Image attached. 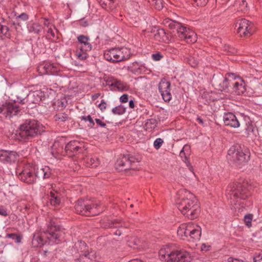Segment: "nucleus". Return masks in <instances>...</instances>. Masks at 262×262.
<instances>
[{
	"instance_id": "5fc2aeb1",
	"label": "nucleus",
	"mask_w": 262,
	"mask_h": 262,
	"mask_svg": "<svg viewBox=\"0 0 262 262\" xmlns=\"http://www.w3.org/2000/svg\"><path fill=\"white\" fill-rule=\"evenodd\" d=\"M53 68H54L53 66L51 64H46L45 66V68L46 69L47 73H48L49 72H51V73H52L53 72L52 71V69Z\"/></svg>"
},
{
	"instance_id": "58836bf2",
	"label": "nucleus",
	"mask_w": 262,
	"mask_h": 262,
	"mask_svg": "<svg viewBox=\"0 0 262 262\" xmlns=\"http://www.w3.org/2000/svg\"><path fill=\"white\" fill-rule=\"evenodd\" d=\"M9 31L8 27L3 24L0 19V34L6 35Z\"/></svg>"
},
{
	"instance_id": "e2e57ef3",
	"label": "nucleus",
	"mask_w": 262,
	"mask_h": 262,
	"mask_svg": "<svg viewBox=\"0 0 262 262\" xmlns=\"http://www.w3.org/2000/svg\"><path fill=\"white\" fill-rule=\"evenodd\" d=\"M196 120L198 121V122H199V123L202 124V125H203L204 124V122L203 121V119L200 118V117H198L197 119H196Z\"/></svg>"
},
{
	"instance_id": "3c124183",
	"label": "nucleus",
	"mask_w": 262,
	"mask_h": 262,
	"mask_svg": "<svg viewBox=\"0 0 262 262\" xmlns=\"http://www.w3.org/2000/svg\"><path fill=\"white\" fill-rule=\"evenodd\" d=\"M83 53H77V56L78 58L81 60L85 59L87 57L86 54L84 53L83 51H82Z\"/></svg>"
},
{
	"instance_id": "c756f323",
	"label": "nucleus",
	"mask_w": 262,
	"mask_h": 262,
	"mask_svg": "<svg viewBox=\"0 0 262 262\" xmlns=\"http://www.w3.org/2000/svg\"><path fill=\"white\" fill-rule=\"evenodd\" d=\"M41 96L38 91L30 93L27 97V101L29 103L36 104L41 101Z\"/></svg>"
},
{
	"instance_id": "5701e85b",
	"label": "nucleus",
	"mask_w": 262,
	"mask_h": 262,
	"mask_svg": "<svg viewBox=\"0 0 262 262\" xmlns=\"http://www.w3.org/2000/svg\"><path fill=\"white\" fill-rule=\"evenodd\" d=\"M201 51L194 52L192 54L187 58V62L191 67L195 68L199 64L202 58L199 56V53Z\"/></svg>"
},
{
	"instance_id": "338daca9",
	"label": "nucleus",
	"mask_w": 262,
	"mask_h": 262,
	"mask_svg": "<svg viewBox=\"0 0 262 262\" xmlns=\"http://www.w3.org/2000/svg\"><path fill=\"white\" fill-rule=\"evenodd\" d=\"M58 145H59V143L58 142H55L54 145H53V148L56 147Z\"/></svg>"
},
{
	"instance_id": "9d476101",
	"label": "nucleus",
	"mask_w": 262,
	"mask_h": 262,
	"mask_svg": "<svg viewBox=\"0 0 262 262\" xmlns=\"http://www.w3.org/2000/svg\"><path fill=\"white\" fill-rule=\"evenodd\" d=\"M235 28H237V33L241 37H250L255 31L253 23L245 18L237 20Z\"/></svg>"
},
{
	"instance_id": "7c9ffc66",
	"label": "nucleus",
	"mask_w": 262,
	"mask_h": 262,
	"mask_svg": "<svg viewBox=\"0 0 262 262\" xmlns=\"http://www.w3.org/2000/svg\"><path fill=\"white\" fill-rule=\"evenodd\" d=\"M190 146L188 145H185L183 148V149L181 150L180 151V156L182 158L183 156L184 157V158L185 159V162L186 163V165L188 167V169H189L190 171H191V172H193V168L191 166L190 163H189V161H187V158H186V154L185 152V151L188 152V153L189 152V150H190Z\"/></svg>"
},
{
	"instance_id": "bb28decb",
	"label": "nucleus",
	"mask_w": 262,
	"mask_h": 262,
	"mask_svg": "<svg viewBox=\"0 0 262 262\" xmlns=\"http://www.w3.org/2000/svg\"><path fill=\"white\" fill-rule=\"evenodd\" d=\"M111 85L116 88L119 91H127L129 89V86L126 82L118 80L114 78L111 80Z\"/></svg>"
},
{
	"instance_id": "c85d7f7f",
	"label": "nucleus",
	"mask_w": 262,
	"mask_h": 262,
	"mask_svg": "<svg viewBox=\"0 0 262 262\" xmlns=\"http://www.w3.org/2000/svg\"><path fill=\"white\" fill-rule=\"evenodd\" d=\"M122 223L119 222L117 220H114L111 221L108 223L107 227L112 228H118L114 232V234L116 235L120 236L121 235L122 232L121 230L122 228Z\"/></svg>"
},
{
	"instance_id": "37998d69",
	"label": "nucleus",
	"mask_w": 262,
	"mask_h": 262,
	"mask_svg": "<svg viewBox=\"0 0 262 262\" xmlns=\"http://www.w3.org/2000/svg\"><path fill=\"white\" fill-rule=\"evenodd\" d=\"M163 143V140L161 138H157L154 142V146L156 149H158L160 148Z\"/></svg>"
},
{
	"instance_id": "0eeeda50",
	"label": "nucleus",
	"mask_w": 262,
	"mask_h": 262,
	"mask_svg": "<svg viewBox=\"0 0 262 262\" xmlns=\"http://www.w3.org/2000/svg\"><path fill=\"white\" fill-rule=\"evenodd\" d=\"M250 157L249 150L239 145L231 146L228 151L227 158L237 165L247 162Z\"/></svg>"
},
{
	"instance_id": "c9c22d12",
	"label": "nucleus",
	"mask_w": 262,
	"mask_h": 262,
	"mask_svg": "<svg viewBox=\"0 0 262 262\" xmlns=\"http://www.w3.org/2000/svg\"><path fill=\"white\" fill-rule=\"evenodd\" d=\"M88 163L92 167H96L99 164L100 161L97 157H93L88 159Z\"/></svg>"
},
{
	"instance_id": "f704fd0d",
	"label": "nucleus",
	"mask_w": 262,
	"mask_h": 262,
	"mask_svg": "<svg viewBox=\"0 0 262 262\" xmlns=\"http://www.w3.org/2000/svg\"><path fill=\"white\" fill-rule=\"evenodd\" d=\"M126 112V107L123 105H120L115 107L112 109V112L114 114L121 115L124 114Z\"/></svg>"
},
{
	"instance_id": "f257e3e1",
	"label": "nucleus",
	"mask_w": 262,
	"mask_h": 262,
	"mask_svg": "<svg viewBox=\"0 0 262 262\" xmlns=\"http://www.w3.org/2000/svg\"><path fill=\"white\" fill-rule=\"evenodd\" d=\"M176 205L181 213L190 220L196 218L200 212L198 201L195 196L186 190H181L178 194Z\"/></svg>"
},
{
	"instance_id": "13d9d810",
	"label": "nucleus",
	"mask_w": 262,
	"mask_h": 262,
	"mask_svg": "<svg viewBox=\"0 0 262 262\" xmlns=\"http://www.w3.org/2000/svg\"><path fill=\"white\" fill-rule=\"evenodd\" d=\"M128 105L130 108H134L135 107V103H134V100H129Z\"/></svg>"
},
{
	"instance_id": "680f3d73",
	"label": "nucleus",
	"mask_w": 262,
	"mask_h": 262,
	"mask_svg": "<svg viewBox=\"0 0 262 262\" xmlns=\"http://www.w3.org/2000/svg\"><path fill=\"white\" fill-rule=\"evenodd\" d=\"M43 25H44V26H47V27H49V26H50V23H49V22L48 19H44Z\"/></svg>"
},
{
	"instance_id": "a18cd8bd",
	"label": "nucleus",
	"mask_w": 262,
	"mask_h": 262,
	"mask_svg": "<svg viewBox=\"0 0 262 262\" xmlns=\"http://www.w3.org/2000/svg\"><path fill=\"white\" fill-rule=\"evenodd\" d=\"M209 0H194V2L198 6L204 7L207 5Z\"/></svg>"
},
{
	"instance_id": "2f4dec72",
	"label": "nucleus",
	"mask_w": 262,
	"mask_h": 262,
	"mask_svg": "<svg viewBox=\"0 0 262 262\" xmlns=\"http://www.w3.org/2000/svg\"><path fill=\"white\" fill-rule=\"evenodd\" d=\"M99 3L101 5H104L105 9L107 10H113L115 8V0H102L99 1Z\"/></svg>"
},
{
	"instance_id": "f8f14e48",
	"label": "nucleus",
	"mask_w": 262,
	"mask_h": 262,
	"mask_svg": "<svg viewBox=\"0 0 262 262\" xmlns=\"http://www.w3.org/2000/svg\"><path fill=\"white\" fill-rule=\"evenodd\" d=\"M36 166L33 164H25L22 170L19 173L18 178L23 182L28 184H32L36 182L35 172Z\"/></svg>"
},
{
	"instance_id": "7ed1b4c3",
	"label": "nucleus",
	"mask_w": 262,
	"mask_h": 262,
	"mask_svg": "<svg viewBox=\"0 0 262 262\" xmlns=\"http://www.w3.org/2000/svg\"><path fill=\"white\" fill-rule=\"evenodd\" d=\"M219 89L226 92H234L236 95L243 94L246 91V84L243 79L232 73H227L223 81L219 83Z\"/></svg>"
},
{
	"instance_id": "774afa93",
	"label": "nucleus",
	"mask_w": 262,
	"mask_h": 262,
	"mask_svg": "<svg viewBox=\"0 0 262 262\" xmlns=\"http://www.w3.org/2000/svg\"><path fill=\"white\" fill-rule=\"evenodd\" d=\"M24 100H25L24 99L20 100L19 102L21 103H25Z\"/></svg>"
},
{
	"instance_id": "4c0bfd02",
	"label": "nucleus",
	"mask_w": 262,
	"mask_h": 262,
	"mask_svg": "<svg viewBox=\"0 0 262 262\" xmlns=\"http://www.w3.org/2000/svg\"><path fill=\"white\" fill-rule=\"evenodd\" d=\"M223 50L224 51L226 52L227 53L229 54H233L236 52V50L234 48L229 45H225L224 47Z\"/></svg>"
},
{
	"instance_id": "ddd939ff",
	"label": "nucleus",
	"mask_w": 262,
	"mask_h": 262,
	"mask_svg": "<svg viewBox=\"0 0 262 262\" xmlns=\"http://www.w3.org/2000/svg\"><path fill=\"white\" fill-rule=\"evenodd\" d=\"M139 161L138 159L129 155H124L117 160L116 167L120 171L135 169L137 167L134 165Z\"/></svg>"
},
{
	"instance_id": "49530a36",
	"label": "nucleus",
	"mask_w": 262,
	"mask_h": 262,
	"mask_svg": "<svg viewBox=\"0 0 262 262\" xmlns=\"http://www.w3.org/2000/svg\"><path fill=\"white\" fill-rule=\"evenodd\" d=\"M0 215L7 216L8 215L7 209L2 205H0Z\"/></svg>"
},
{
	"instance_id": "79ce46f5",
	"label": "nucleus",
	"mask_w": 262,
	"mask_h": 262,
	"mask_svg": "<svg viewBox=\"0 0 262 262\" xmlns=\"http://www.w3.org/2000/svg\"><path fill=\"white\" fill-rule=\"evenodd\" d=\"M253 260L254 262H262V251L258 253H255Z\"/></svg>"
},
{
	"instance_id": "393cba45",
	"label": "nucleus",
	"mask_w": 262,
	"mask_h": 262,
	"mask_svg": "<svg viewBox=\"0 0 262 262\" xmlns=\"http://www.w3.org/2000/svg\"><path fill=\"white\" fill-rule=\"evenodd\" d=\"M117 54V48H112L105 51L104 57L106 60L113 63L118 62Z\"/></svg>"
},
{
	"instance_id": "1a4fd4ad",
	"label": "nucleus",
	"mask_w": 262,
	"mask_h": 262,
	"mask_svg": "<svg viewBox=\"0 0 262 262\" xmlns=\"http://www.w3.org/2000/svg\"><path fill=\"white\" fill-rule=\"evenodd\" d=\"M98 207L97 204H93V206L88 200L83 199L78 200L75 204V209L76 212L81 215L85 216H92L97 214L94 209Z\"/></svg>"
},
{
	"instance_id": "473e14b6",
	"label": "nucleus",
	"mask_w": 262,
	"mask_h": 262,
	"mask_svg": "<svg viewBox=\"0 0 262 262\" xmlns=\"http://www.w3.org/2000/svg\"><path fill=\"white\" fill-rule=\"evenodd\" d=\"M129 247L135 249L141 246V241L137 237H131L127 241Z\"/></svg>"
},
{
	"instance_id": "ea45409f",
	"label": "nucleus",
	"mask_w": 262,
	"mask_h": 262,
	"mask_svg": "<svg viewBox=\"0 0 262 262\" xmlns=\"http://www.w3.org/2000/svg\"><path fill=\"white\" fill-rule=\"evenodd\" d=\"M7 236L14 239L16 243H19L21 242V237L17 234L14 233L8 234L7 235Z\"/></svg>"
},
{
	"instance_id": "f03ea898",
	"label": "nucleus",
	"mask_w": 262,
	"mask_h": 262,
	"mask_svg": "<svg viewBox=\"0 0 262 262\" xmlns=\"http://www.w3.org/2000/svg\"><path fill=\"white\" fill-rule=\"evenodd\" d=\"M46 235L49 244H58L63 239L64 233L59 226H57L52 221L48 227V229L43 234L36 233L33 237L32 243L34 247H41L47 242L44 239Z\"/></svg>"
},
{
	"instance_id": "864d4df0",
	"label": "nucleus",
	"mask_w": 262,
	"mask_h": 262,
	"mask_svg": "<svg viewBox=\"0 0 262 262\" xmlns=\"http://www.w3.org/2000/svg\"><path fill=\"white\" fill-rule=\"evenodd\" d=\"M96 123L101 127H105L106 126V124L103 122L100 119H95Z\"/></svg>"
},
{
	"instance_id": "39448f33",
	"label": "nucleus",
	"mask_w": 262,
	"mask_h": 262,
	"mask_svg": "<svg viewBox=\"0 0 262 262\" xmlns=\"http://www.w3.org/2000/svg\"><path fill=\"white\" fill-rule=\"evenodd\" d=\"M164 25L173 30L174 35L188 43H193L196 41V35L189 29L176 20L166 18L163 20Z\"/></svg>"
},
{
	"instance_id": "69168bd1",
	"label": "nucleus",
	"mask_w": 262,
	"mask_h": 262,
	"mask_svg": "<svg viewBox=\"0 0 262 262\" xmlns=\"http://www.w3.org/2000/svg\"><path fill=\"white\" fill-rule=\"evenodd\" d=\"M155 122V120H153V119H150V120H147V124L149 123H152V122Z\"/></svg>"
},
{
	"instance_id": "2eb2a0df",
	"label": "nucleus",
	"mask_w": 262,
	"mask_h": 262,
	"mask_svg": "<svg viewBox=\"0 0 262 262\" xmlns=\"http://www.w3.org/2000/svg\"><path fill=\"white\" fill-rule=\"evenodd\" d=\"M170 86V82L165 78L162 79L158 85L159 91L165 102H169L172 98Z\"/></svg>"
},
{
	"instance_id": "a211bd4d",
	"label": "nucleus",
	"mask_w": 262,
	"mask_h": 262,
	"mask_svg": "<svg viewBox=\"0 0 262 262\" xmlns=\"http://www.w3.org/2000/svg\"><path fill=\"white\" fill-rule=\"evenodd\" d=\"M17 155L15 151L5 150H0V162L11 163L17 160Z\"/></svg>"
},
{
	"instance_id": "bf43d9fd",
	"label": "nucleus",
	"mask_w": 262,
	"mask_h": 262,
	"mask_svg": "<svg viewBox=\"0 0 262 262\" xmlns=\"http://www.w3.org/2000/svg\"><path fill=\"white\" fill-rule=\"evenodd\" d=\"M48 33L50 34L53 37H55L54 31L51 27L49 28Z\"/></svg>"
},
{
	"instance_id": "cd10ccee",
	"label": "nucleus",
	"mask_w": 262,
	"mask_h": 262,
	"mask_svg": "<svg viewBox=\"0 0 262 262\" xmlns=\"http://www.w3.org/2000/svg\"><path fill=\"white\" fill-rule=\"evenodd\" d=\"M27 28L30 33L37 35H39L42 30L41 26L35 22H29L27 25Z\"/></svg>"
},
{
	"instance_id": "72a5a7b5",
	"label": "nucleus",
	"mask_w": 262,
	"mask_h": 262,
	"mask_svg": "<svg viewBox=\"0 0 262 262\" xmlns=\"http://www.w3.org/2000/svg\"><path fill=\"white\" fill-rule=\"evenodd\" d=\"M54 118L56 121L65 122L68 119L69 116L64 113H58L54 116Z\"/></svg>"
},
{
	"instance_id": "a878e982",
	"label": "nucleus",
	"mask_w": 262,
	"mask_h": 262,
	"mask_svg": "<svg viewBox=\"0 0 262 262\" xmlns=\"http://www.w3.org/2000/svg\"><path fill=\"white\" fill-rule=\"evenodd\" d=\"M244 120L245 124V130L246 133L247 135L250 136L253 134L255 129V125L248 116H244Z\"/></svg>"
},
{
	"instance_id": "dca6fc26",
	"label": "nucleus",
	"mask_w": 262,
	"mask_h": 262,
	"mask_svg": "<svg viewBox=\"0 0 262 262\" xmlns=\"http://www.w3.org/2000/svg\"><path fill=\"white\" fill-rule=\"evenodd\" d=\"M76 248H80L79 262H91L93 255L87 251V246L85 242L82 241L78 242L75 244Z\"/></svg>"
},
{
	"instance_id": "603ef678",
	"label": "nucleus",
	"mask_w": 262,
	"mask_h": 262,
	"mask_svg": "<svg viewBox=\"0 0 262 262\" xmlns=\"http://www.w3.org/2000/svg\"><path fill=\"white\" fill-rule=\"evenodd\" d=\"M18 19H20L22 20L25 21L28 19V15L25 13H23L18 16Z\"/></svg>"
},
{
	"instance_id": "052dcab7",
	"label": "nucleus",
	"mask_w": 262,
	"mask_h": 262,
	"mask_svg": "<svg viewBox=\"0 0 262 262\" xmlns=\"http://www.w3.org/2000/svg\"><path fill=\"white\" fill-rule=\"evenodd\" d=\"M240 5L243 7L244 9L247 7V3L245 0H242V4Z\"/></svg>"
},
{
	"instance_id": "4d7b16f0",
	"label": "nucleus",
	"mask_w": 262,
	"mask_h": 262,
	"mask_svg": "<svg viewBox=\"0 0 262 262\" xmlns=\"http://www.w3.org/2000/svg\"><path fill=\"white\" fill-rule=\"evenodd\" d=\"M152 1H155V4L156 5H159L158 6V8L159 9H161L162 6H161L162 5V3H161V0H152Z\"/></svg>"
},
{
	"instance_id": "0e129e2a",
	"label": "nucleus",
	"mask_w": 262,
	"mask_h": 262,
	"mask_svg": "<svg viewBox=\"0 0 262 262\" xmlns=\"http://www.w3.org/2000/svg\"><path fill=\"white\" fill-rule=\"evenodd\" d=\"M129 262H143V261L139 259H135L131 261H129Z\"/></svg>"
},
{
	"instance_id": "9b49d317",
	"label": "nucleus",
	"mask_w": 262,
	"mask_h": 262,
	"mask_svg": "<svg viewBox=\"0 0 262 262\" xmlns=\"http://www.w3.org/2000/svg\"><path fill=\"white\" fill-rule=\"evenodd\" d=\"M227 191V195H229L231 200L238 198L244 200L248 196V184L246 182L235 184Z\"/></svg>"
},
{
	"instance_id": "f3484780",
	"label": "nucleus",
	"mask_w": 262,
	"mask_h": 262,
	"mask_svg": "<svg viewBox=\"0 0 262 262\" xmlns=\"http://www.w3.org/2000/svg\"><path fill=\"white\" fill-rule=\"evenodd\" d=\"M82 144L79 142L73 140L68 143L64 148L67 155L72 157L81 150Z\"/></svg>"
},
{
	"instance_id": "4468645a",
	"label": "nucleus",
	"mask_w": 262,
	"mask_h": 262,
	"mask_svg": "<svg viewBox=\"0 0 262 262\" xmlns=\"http://www.w3.org/2000/svg\"><path fill=\"white\" fill-rule=\"evenodd\" d=\"M19 113L20 110L15 104L5 103L0 107V114L9 119L13 116L18 115Z\"/></svg>"
},
{
	"instance_id": "e433bc0d",
	"label": "nucleus",
	"mask_w": 262,
	"mask_h": 262,
	"mask_svg": "<svg viewBox=\"0 0 262 262\" xmlns=\"http://www.w3.org/2000/svg\"><path fill=\"white\" fill-rule=\"evenodd\" d=\"M81 120L84 121H89L90 122L89 126L90 127H93L95 125V122L93 119L90 115L82 116Z\"/></svg>"
},
{
	"instance_id": "4be33fe9",
	"label": "nucleus",
	"mask_w": 262,
	"mask_h": 262,
	"mask_svg": "<svg viewBox=\"0 0 262 262\" xmlns=\"http://www.w3.org/2000/svg\"><path fill=\"white\" fill-rule=\"evenodd\" d=\"M35 178H42L43 179L49 178L51 174V169L48 166H45L39 168L36 167V171L35 172Z\"/></svg>"
},
{
	"instance_id": "6ab92c4d",
	"label": "nucleus",
	"mask_w": 262,
	"mask_h": 262,
	"mask_svg": "<svg viewBox=\"0 0 262 262\" xmlns=\"http://www.w3.org/2000/svg\"><path fill=\"white\" fill-rule=\"evenodd\" d=\"M223 120L226 125L231 127L237 128L240 126L239 120L235 115L232 113L225 114Z\"/></svg>"
},
{
	"instance_id": "6e6552de",
	"label": "nucleus",
	"mask_w": 262,
	"mask_h": 262,
	"mask_svg": "<svg viewBox=\"0 0 262 262\" xmlns=\"http://www.w3.org/2000/svg\"><path fill=\"white\" fill-rule=\"evenodd\" d=\"M178 235L182 239L190 236L195 241L200 239L201 235V228L198 224L192 222L181 224L177 230Z\"/></svg>"
},
{
	"instance_id": "20e7f679",
	"label": "nucleus",
	"mask_w": 262,
	"mask_h": 262,
	"mask_svg": "<svg viewBox=\"0 0 262 262\" xmlns=\"http://www.w3.org/2000/svg\"><path fill=\"white\" fill-rule=\"evenodd\" d=\"M159 258L164 262H190L191 254L184 250L172 249L169 246L162 248L159 252Z\"/></svg>"
},
{
	"instance_id": "b1692460",
	"label": "nucleus",
	"mask_w": 262,
	"mask_h": 262,
	"mask_svg": "<svg viewBox=\"0 0 262 262\" xmlns=\"http://www.w3.org/2000/svg\"><path fill=\"white\" fill-rule=\"evenodd\" d=\"M117 52L118 62L129 59L131 54L130 50L127 48H117Z\"/></svg>"
},
{
	"instance_id": "de8ad7c7",
	"label": "nucleus",
	"mask_w": 262,
	"mask_h": 262,
	"mask_svg": "<svg viewBox=\"0 0 262 262\" xmlns=\"http://www.w3.org/2000/svg\"><path fill=\"white\" fill-rule=\"evenodd\" d=\"M119 100L122 103H126L128 100V95L126 94H123L120 96Z\"/></svg>"
},
{
	"instance_id": "8fccbe9b",
	"label": "nucleus",
	"mask_w": 262,
	"mask_h": 262,
	"mask_svg": "<svg viewBox=\"0 0 262 262\" xmlns=\"http://www.w3.org/2000/svg\"><path fill=\"white\" fill-rule=\"evenodd\" d=\"M106 107V102L104 101V100H102L101 103L99 104V107L102 111H103L104 110H105Z\"/></svg>"
},
{
	"instance_id": "a19ab883",
	"label": "nucleus",
	"mask_w": 262,
	"mask_h": 262,
	"mask_svg": "<svg viewBox=\"0 0 262 262\" xmlns=\"http://www.w3.org/2000/svg\"><path fill=\"white\" fill-rule=\"evenodd\" d=\"M252 220V215L251 214H246L244 217V221L246 225L250 227L251 226V221Z\"/></svg>"
},
{
	"instance_id": "09e8293b",
	"label": "nucleus",
	"mask_w": 262,
	"mask_h": 262,
	"mask_svg": "<svg viewBox=\"0 0 262 262\" xmlns=\"http://www.w3.org/2000/svg\"><path fill=\"white\" fill-rule=\"evenodd\" d=\"M162 57L163 56L160 53H155L152 55V59L155 61L160 60L162 58Z\"/></svg>"
},
{
	"instance_id": "6e6d98bb",
	"label": "nucleus",
	"mask_w": 262,
	"mask_h": 262,
	"mask_svg": "<svg viewBox=\"0 0 262 262\" xmlns=\"http://www.w3.org/2000/svg\"><path fill=\"white\" fill-rule=\"evenodd\" d=\"M228 262H245L242 260H239V259L233 258L232 257H229L228 259Z\"/></svg>"
},
{
	"instance_id": "c03bdc74",
	"label": "nucleus",
	"mask_w": 262,
	"mask_h": 262,
	"mask_svg": "<svg viewBox=\"0 0 262 262\" xmlns=\"http://www.w3.org/2000/svg\"><path fill=\"white\" fill-rule=\"evenodd\" d=\"M165 32L163 29H159L155 34V37L156 39L161 38V36L163 37L165 35Z\"/></svg>"
},
{
	"instance_id": "423d86ee",
	"label": "nucleus",
	"mask_w": 262,
	"mask_h": 262,
	"mask_svg": "<svg viewBox=\"0 0 262 262\" xmlns=\"http://www.w3.org/2000/svg\"><path fill=\"white\" fill-rule=\"evenodd\" d=\"M19 136L26 141H31L43 132L42 125L34 119H27L20 125Z\"/></svg>"
},
{
	"instance_id": "412c9836",
	"label": "nucleus",
	"mask_w": 262,
	"mask_h": 262,
	"mask_svg": "<svg viewBox=\"0 0 262 262\" xmlns=\"http://www.w3.org/2000/svg\"><path fill=\"white\" fill-rule=\"evenodd\" d=\"M61 196V192L58 190L53 189L51 191L49 194L51 204L53 206L58 205L60 203Z\"/></svg>"
},
{
	"instance_id": "aec40b11",
	"label": "nucleus",
	"mask_w": 262,
	"mask_h": 262,
	"mask_svg": "<svg viewBox=\"0 0 262 262\" xmlns=\"http://www.w3.org/2000/svg\"><path fill=\"white\" fill-rule=\"evenodd\" d=\"M77 39L78 42L80 44L79 48L81 51L86 52L91 50L92 45L89 42V37L83 35H80L77 37Z\"/></svg>"
}]
</instances>
